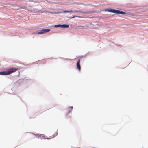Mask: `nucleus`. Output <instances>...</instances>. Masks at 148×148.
I'll list each match as a JSON object with an SVG mask.
<instances>
[{
  "mask_svg": "<svg viewBox=\"0 0 148 148\" xmlns=\"http://www.w3.org/2000/svg\"><path fill=\"white\" fill-rule=\"evenodd\" d=\"M18 70V68L12 67L10 70L7 71L0 72V75H8Z\"/></svg>",
  "mask_w": 148,
  "mask_h": 148,
  "instance_id": "1",
  "label": "nucleus"
},
{
  "mask_svg": "<svg viewBox=\"0 0 148 148\" xmlns=\"http://www.w3.org/2000/svg\"><path fill=\"white\" fill-rule=\"evenodd\" d=\"M108 11L111 12H112L116 14H125L126 13L120 10H118L114 9H109Z\"/></svg>",
  "mask_w": 148,
  "mask_h": 148,
  "instance_id": "2",
  "label": "nucleus"
},
{
  "mask_svg": "<svg viewBox=\"0 0 148 148\" xmlns=\"http://www.w3.org/2000/svg\"><path fill=\"white\" fill-rule=\"evenodd\" d=\"M76 12L77 13H87V12H84L81 11H77V10H74L73 11L71 10L70 11H63V12H64V13H67L72 12Z\"/></svg>",
  "mask_w": 148,
  "mask_h": 148,
  "instance_id": "3",
  "label": "nucleus"
},
{
  "mask_svg": "<svg viewBox=\"0 0 148 148\" xmlns=\"http://www.w3.org/2000/svg\"><path fill=\"white\" fill-rule=\"evenodd\" d=\"M50 30V29H44L41 30L40 32L38 33V34H42L45 33Z\"/></svg>",
  "mask_w": 148,
  "mask_h": 148,
  "instance_id": "4",
  "label": "nucleus"
},
{
  "mask_svg": "<svg viewBox=\"0 0 148 148\" xmlns=\"http://www.w3.org/2000/svg\"><path fill=\"white\" fill-rule=\"evenodd\" d=\"M80 60L79 59L77 62V66L78 70L80 71L81 69V67L80 65Z\"/></svg>",
  "mask_w": 148,
  "mask_h": 148,
  "instance_id": "5",
  "label": "nucleus"
},
{
  "mask_svg": "<svg viewBox=\"0 0 148 148\" xmlns=\"http://www.w3.org/2000/svg\"><path fill=\"white\" fill-rule=\"evenodd\" d=\"M69 27V26L67 24L61 25V27L62 28H68Z\"/></svg>",
  "mask_w": 148,
  "mask_h": 148,
  "instance_id": "6",
  "label": "nucleus"
},
{
  "mask_svg": "<svg viewBox=\"0 0 148 148\" xmlns=\"http://www.w3.org/2000/svg\"><path fill=\"white\" fill-rule=\"evenodd\" d=\"M73 107L71 106L69 108V110H68V112H71L73 109Z\"/></svg>",
  "mask_w": 148,
  "mask_h": 148,
  "instance_id": "7",
  "label": "nucleus"
},
{
  "mask_svg": "<svg viewBox=\"0 0 148 148\" xmlns=\"http://www.w3.org/2000/svg\"><path fill=\"white\" fill-rule=\"evenodd\" d=\"M61 25L60 24H58L57 25H56L54 26V27H61Z\"/></svg>",
  "mask_w": 148,
  "mask_h": 148,
  "instance_id": "8",
  "label": "nucleus"
},
{
  "mask_svg": "<svg viewBox=\"0 0 148 148\" xmlns=\"http://www.w3.org/2000/svg\"><path fill=\"white\" fill-rule=\"evenodd\" d=\"M41 136H42V137H45V136H44V135L42 134V135H41Z\"/></svg>",
  "mask_w": 148,
  "mask_h": 148,
  "instance_id": "9",
  "label": "nucleus"
}]
</instances>
